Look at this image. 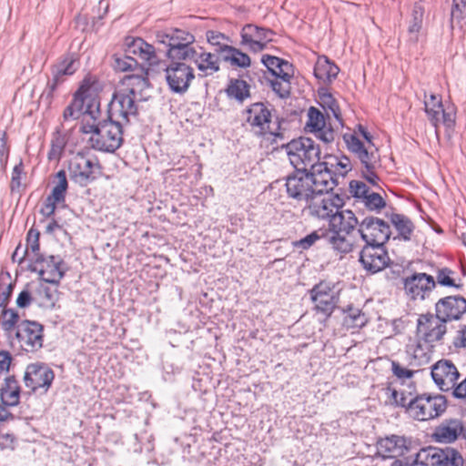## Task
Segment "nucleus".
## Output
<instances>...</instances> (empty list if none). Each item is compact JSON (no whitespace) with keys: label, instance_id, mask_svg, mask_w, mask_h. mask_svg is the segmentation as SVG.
Masks as SVG:
<instances>
[{"label":"nucleus","instance_id":"1","mask_svg":"<svg viewBox=\"0 0 466 466\" xmlns=\"http://www.w3.org/2000/svg\"><path fill=\"white\" fill-rule=\"evenodd\" d=\"M271 144L272 151L285 147L290 164L296 170L324 173L331 171L327 162H320V148L311 138L299 137L289 142L286 141L284 131L279 117L271 116L264 108V145ZM268 147V145H266Z\"/></svg>","mask_w":466,"mask_h":466},{"label":"nucleus","instance_id":"2","mask_svg":"<svg viewBox=\"0 0 466 466\" xmlns=\"http://www.w3.org/2000/svg\"><path fill=\"white\" fill-rule=\"evenodd\" d=\"M337 186V180L333 177L332 171L324 173L296 170L289 176L285 181L277 179L271 182L268 191L277 198L280 197V191L285 187L288 195L299 201L309 202L315 195L329 193Z\"/></svg>","mask_w":466,"mask_h":466},{"label":"nucleus","instance_id":"3","mask_svg":"<svg viewBox=\"0 0 466 466\" xmlns=\"http://www.w3.org/2000/svg\"><path fill=\"white\" fill-rule=\"evenodd\" d=\"M85 134H90L88 143L96 150L115 152L123 142L122 123L111 117L102 121H86L81 127Z\"/></svg>","mask_w":466,"mask_h":466},{"label":"nucleus","instance_id":"4","mask_svg":"<svg viewBox=\"0 0 466 466\" xmlns=\"http://www.w3.org/2000/svg\"><path fill=\"white\" fill-rule=\"evenodd\" d=\"M355 214L350 209H338L329 223V230L325 231V238L330 248L340 255L352 251L354 243L350 233L359 228Z\"/></svg>","mask_w":466,"mask_h":466},{"label":"nucleus","instance_id":"5","mask_svg":"<svg viewBox=\"0 0 466 466\" xmlns=\"http://www.w3.org/2000/svg\"><path fill=\"white\" fill-rule=\"evenodd\" d=\"M343 140L349 151L360 161L363 177L370 184L377 185L379 180L377 169L380 167V157L371 140L362 142L356 133L345 134Z\"/></svg>","mask_w":466,"mask_h":466},{"label":"nucleus","instance_id":"6","mask_svg":"<svg viewBox=\"0 0 466 466\" xmlns=\"http://www.w3.org/2000/svg\"><path fill=\"white\" fill-rule=\"evenodd\" d=\"M264 80H266L273 92L280 98H287L290 95L292 77V66L286 60L270 53L264 52Z\"/></svg>","mask_w":466,"mask_h":466},{"label":"nucleus","instance_id":"7","mask_svg":"<svg viewBox=\"0 0 466 466\" xmlns=\"http://www.w3.org/2000/svg\"><path fill=\"white\" fill-rule=\"evenodd\" d=\"M70 179L80 187H86L102 173L98 158L85 152H77L68 160Z\"/></svg>","mask_w":466,"mask_h":466},{"label":"nucleus","instance_id":"8","mask_svg":"<svg viewBox=\"0 0 466 466\" xmlns=\"http://www.w3.org/2000/svg\"><path fill=\"white\" fill-rule=\"evenodd\" d=\"M88 90L81 86L71 103L65 108L63 119L66 122L78 119L81 116H89L96 121L100 116L99 101L87 94Z\"/></svg>","mask_w":466,"mask_h":466},{"label":"nucleus","instance_id":"9","mask_svg":"<svg viewBox=\"0 0 466 466\" xmlns=\"http://www.w3.org/2000/svg\"><path fill=\"white\" fill-rule=\"evenodd\" d=\"M447 408V400L443 395L421 394L413 399L410 407V417L425 421L441 416Z\"/></svg>","mask_w":466,"mask_h":466},{"label":"nucleus","instance_id":"10","mask_svg":"<svg viewBox=\"0 0 466 466\" xmlns=\"http://www.w3.org/2000/svg\"><path fill=\"white\" fill-rule=\"evenodd\" d=\"M164 74L170 92L177 95L186 94L195 79L193 67L186 62H169Z\"/></svg>","mask_w":466,"mask_h":466},{"label":"nucleus","instance_id":"11","mask_svg":"<svg viewBox=\"0 0 466 466\" xmlns=\"http://www.w3.org/2000/svg\"><path fill=\"white\" fill-rule=\"evenodd\" d=\"M358 232L366 245L384 246L390 237V227L384 220L372 216L360 222Z\"/></svg>","mask_w":466,"mask_h":466},{"label":"nucleus","instance_id":"12","mask_svg":"<svg viewBox=\"0 0 466 466\" xmlns=\"http://www.w3.org/2000/svg\"><path fill=\"white\" fill-rule=\"evenodd\" d=\"M446 332V322L436 314H421L417 320V337L430 346L441 342Z\"/></svg>","mask_w":466,"mask_h":466},{"label":"nucleus","instance_id":"13","mask_svg":"<svg viewBox=\"0 0 466 466\" xmlns=\"http://www.w3.org/2000/svg\"><path fill=\"white\" fill-rule=\"evenodd\" d=\"M15 338L23 350L35 352L43 346V326L36 321L24 320L16 327Z\"/></svg>","mask_w":466,"mask_h":466},{"label":"nucleus","instance_id":"14","mask_svg":"<svg viewBox=\"0 0 466 466\" xmlns=\"http://www.w3.org/2000/svg\"><path fill=\"white\" fill-rule=\"evenodd\" d=\"M33 265L32 271L39 274L42 281L51 284H58L65 275L63 259L58 256H37L31 258Z\"/></svg>","mask_w":466,"mask_h":466},{"label":"nucleus","instance_id":"15","mask_svg":"<svg viewBox=\"0 0 466 466\" xmlns=\"http://www.w3.org/2000/svg\"><path fill=\"white\" fill-rule=\"evenodd\" d=\"M55 378L53 370L46 364L36 362L29 364L25 371L24 383L31 391L43 389L46 392Z\"/></svg>","mask_w":466,"mask_h":466},{"label":"nucleus","instance_id":"16","mask_svg":"<svg viewBox=\"0 0 466 466\" xmlns=\"http://www.w3.org/2000/svg\"><path fill=\"white\" fill-rule=\"evenodd\" d=\"M412 441L410 438L400 435H390L380 439L377 442L378 454L382 458H399L412 453Z\"/></svg>","mask_w":466,"mask_h":466},{"label":"nucleus","instance_id":"17","mask_svg":"<svg viewBox=\"0 0 466 466\" xmlns=\"http://www.w3.org/2000/svg\"><path fill=\"white\" fill-rule=\"evenodd\" d=\"M137 101L134 96L120 88L114 94L109 105L108 116L120 120L121 123H128L129 116H136L137 114Z\"/></svg>","mask_w":466,"mask_h":466},{"label":"nucleus","instance_id":"18","mask_svg":"<svg viewBox=\"0 0 466 466\" xmlns=\"http://www.w3.org/2000/svg\"><path fill=\"white\" fill-rule=\"evenodd\" d=\"M310 298L315 305V309L326 317L331 315L339 299L335 287L328 282L315 285L310 290Z\"/></svg>","mask_w":466,"mask_h":466},{"label":"nucleus","instance_id":"19","mask_svg":"<svg viewBox=\"0 0 466 466\" xmlns=\"http://www.w3.org/2000/svg\"><path fill=\"white\" fill-rule=\"evenodd\" d=\"M424 110L431 123L438 129L442 123L447 127H453L455 123V114L452 111H447L443 108L441 98L434 94L424 95Z\"/></svg>","mask_w":466,"mask_h":466},{"label":"nucleus","instance_id":"20","mask_svg":"<svg viewBox=\"0 0 466 466\" xmlns=\"http://www.w3.org/2000/svg\"><path fill=\"white\" fill-rule=\"evenodd\" d=\"M466 313V299L461 296H448L435 304V314L444 322L459 320Z\"/></svg>","mask_w":466,"mask_h":466},{"label":"nucleus","instance_id":"21","mask_svg":"<svg viewBox=\"0 0 466 466\" xmlns=\"http://www.w3.org/2000/svg\"><path fill=\"white\" fill-rule=\"evenodd\" d=\"M308 120L306 123V130L313 133L317 138L326 144L335 139V131L326 123L324 114L315 106H310L307 113Z\"/></svg>","mask_w":466,"mask_h":466},{"label":"nucleus","instance_id":"22","mask_svg":"<svg viewBox=\"0 0 466 466\" xmlns=\"http://www.w3.org/2000/svg\"><path fill=\"white\" fill-rule=\"evenodd\" d=\"M435 287L433 277L426 273H414L404 279L405 291L412 299H425Z\"/></svg>","mask_w":466,"mask_h":466},{"label":"nucleus","instance_id":"23","mask_svg":"<svg viewBox=\"0 0 466 466\" xmlns=\"http://www.w3.org/2000/svg\"><path fill=\"white\" fill-rule=\"evenodd\" d=\"M315 195L309 202V212L311 216L330 221L335 213L342 206L339 196Z\"/></svg>","mask_w":466,"mask_h":466},{"label":"nucleus","instance_id":"24","mask_svg":"<svg viewBox=\"0 0 466 466\" xmlns=\"http://www.w3.org/2000/svg\"><path fill=\"white\" fill-rule=\"evenodd\" d=\"M460 373L455 365L448 360H439L431 369V377L442 391L452 390Z\"/></svg>","mask_w":466,"mask_h":466},{"label":"nucleus","instance_id":"25","mask_svg":"<svg viewBox=\"0 0 466 466\" xmlns=\"http://www.w3.org/2000/svg\"><path fill=\"white\" fill-rule=\"evenodd\" d=\"M389 260L388 253L383 246L365 245L360 251V262L370 273H377L385 268Z\"/></svg>","mask_w":466,"mask_h":466},{"label":"nucleus","instance_id":"26","mask_svg":"<svg viewBox=\"0 0 466 466\" xmlns=\"http://www.w3.org/2000/svg\"><path fill=\"white\" fill-rule=\"evenodd\" d=\"M350 190L355 198L360 201L370 211H380L386 206L382 197L373 191H370L368 186L358 180H352L350 183Z\"/></svg>","mask_w":466,"mask_h":466},{"label":"nucleus","instance_id":"27","mask_svg":"<svg viewBox=\"0 0 466 466\" xmlns=\"http://www.w3.org/2000/svg\"><path fill=\"white\" fill-rule=\"evenodd\" d=\"M463 432V422L459 419L443 420L435 428L433 439L440 443H451Z\"/></svg>","mask_w":466,"mask_h":466},{"label":"nucleus","instance_id":"28","mask_svg":"<svg viewBox=\"0 0 466 466\" xmlns=\"http://www.w3.org/2000/svg\"><path fill=\"white\" fill-rule=\"evenodd\" d=\"M122 88L137 100H146V91L149 86L148 79L140 75H128L122 80Z\"/></svg>","mask_w":466,"mask_h":466},{"label":"nucleus","instance_id":"29","mask_svg":"<svg viewBox=\"0 0 466 466\" xmlns=\"http://www.w3.org/2000/svg\"><path fill=\"white\" fill-rule=\"evenodd\" d=\"M219 58L220 56L218 54L197 51L193 62L196 65L200 76H208L219 71Z\"/></svg>","mask_w":466,"mask_h":466},{"label":"nucleus","instance_id":"30","mask_svg":"<svg viewBox=\"0 0 466 466\" xmlns=\"http://www.w3.org/2000/svg\"><path fill=\"white\" fill-rule=\"evenodd\" d=\"M44 281L33 283V302L44 309H53L56 301V289H51Z\"/></svg>","mask_w":466,"mask_h":466},{"label":"nucleus","instance_id":"31","mask_svg":"<svg viewBox=\"0 0 466 466\" xmlns=\"http://www.w3.org/2000/svg\"><path fill=\"white\" fill-rule=\"evenodd\" d=\"M422 342L423 340L418 338L416 341L407 345V353L410 358V364L416 367L428 364L431 359V349L434 346L422 344Z\"/></svg>","mask_w":466,"mask_h":466},{"label":"nucleus","instance_id":"32","mask_svg":"<svg viewBox=\"0 0 466 466\" xmlns=\"http://www.w3.org/2000/svg\"><path fill=\"white\" fill-rule=\"evenodd\" d=\"M127 52L129 55L137 56L149 65L155 64L157 60L155 47L145 42L142 38H136L127 43Z\"/></svg>","mask_w":466,"mask_h":466},{"label":"nucleus","instance_id":"33","mask_svg":"<svg viewBox=\"0 0 466 466\" xmlns=\"http://www.w3.org/2000/svg\"><path fill=\"white\" fill-rule=\"evenodd\" d=\"M217 52L220 58L231 66L245 68L250 66V58L247 54L228 45H224L220 49H217Z\"/></svg>","mask_w":466,"mask_h":466},{"label":"nucleus","instance_id":"34","mask_svg":"<svg viewBox=\"0 0 466 466\" xmlns=\"http://www.w3.org/2000/svg\"><path fill=\"white\" fill-rule=\"evenodd\" d=\"M79 60L76 54L63 56L52 68V76L65 80V76L73 75L79 67Z\"/></svg>","mask_w":466,"mask_h":466},{"label":"nucleus","instance_id":"35","mask_svg":"<svg viewBox=\"0 0 466 466\" xmlns=\"http://www.w3.org/2000/svg\"><path fill=\"white\" fill-rule=\"evenodd\" d=\"M261 28L253 25H247L242 28V44L254 52L262 50Z\"/></svg>","mask_w":466,"mask_h":466},{"label":"nucleus","instance_id":"36","mask_svg":"<svg viewBox=\"0 0 466 466\" xmlns=\"http://www.w3.org/2000/svg\"><path fill=\"white\" fill-rule=\"evenodd\" d=\"M339 72V67L326 56L319 57L314 67L315 76L323 82H330L335 79Z\"/></svg>","mask_w":466,"mask_h":466},{"label":"nucleus","instance_id":"37","mask_svg":"<svg viewBox=\"0 0 466 466\" xmlns=\"http://www.w3.org/2000/svg\"><path fill=\"white\" fill-rule=\"evenodd\" d=\"M20 388L15 377L5 378V385L1 389V400L4 405L16 406L19 403Z\"/></svg>","mask_w":466,"mask_h":466},{"label":"nucleus","instance_id":"38","mask_svg":"<svg viewBox=\"0 0 466 466\" xmlns=\"http://www.w3.org/2000/svg\"><path fill=\"white\" fill-rule=\"evenodd\" d=\"M439 453L440 448L430 446L421 449L418 452H412L413 461L415 462V464H420L424 466H437V458Z\"/></svg>","mask_w":466,"mask_h":466},{"label":"nucleus","instance_id":"39","mask_svg":"<svg viewBox=\"0 0 466 466\" xmlns=\"http://www.w3.org/2000/svg\"><path fill=\"white\" fill-rule=\"evenodd\" d=\"M190 45L191 44H187L168 48L167 51V56L170 59V62H185L187 60H194L197 51Z\"/></svg>","mask_w":466,"mask_h":466},{"label":"nucleus","instance_id":"40","mask_svg":"<svg viewBox=\"0 0 466 466\" xmlns=\"http://www.w3.org/2000/svg\"><path fill=\"white\" fill-rule=\"evenodd\" d=\"M424 9L420 5L416 4L413 6L411 19L409 25L410 40L416 43L418 41V33L420 32L423 21Z\"/></svg>","mask_w":466,"mask_h":466},{"label":"nucleus","instance_id":"41","mask_svg":"<svg viewBox=\"0 0 466 466\" xmlns=\"http://www.w3.org/2000/svg\"><path fill=\"white\" fill-rule=\"evenodd\" d=\"M438 465L437 466H462L463 465V458L462 456L454 449L446 448L440 449V453L438 455Z\"/></svg>","mask_w":466,"mask_h":466},{"label":"nucleus","instance_id":"42","mask_svg":"<svg viewBox=\"0 0 466 466\" xmlns=\"http://www.w3.org/2000/svg\"><path fill=\"white\" fill-rule=\"evenodd\" d=\"M390 221L404 240L410 239V235L413 231V224L410 218L403 215L393 214L391 215Z\"/></svg>","mask_w":466,"mask_h":466},{"label":"nucleus","instance_id":"43","mask_svg":"<svg viewBox=\"0 0 466 466\" xmlns=\"http://www.w3.org/2000/svg\"><path fill=\"white\" fill-rule=\"evenodd\" d=\"M319 104L325 110L328 116H329V113H331L337 120L340 121V109L339 104L330 93H319Z\"/></svg>","mask_w":466,"mask_h":466},{"label":"nucleus","instance_id":"44","mask_svg":"<svg viewBox=\"0 0 466 466\" xmlns=\"http://www.w3.org/2000/svg\"><path fill=\"white\" fill-rule=\"evenodd\" d=\"M66 145V141L65 137L60 132L54 133L51 139L50 149L47 154L48 160L58 162L63 155Z\"/></svg>","mask_w":466,"mask_h":466},{"label":"nucleus","instance_id":"45","mask_svg":"<svg viewBox=\"0 0 466 466\" xmlns=\"http://www.w3.org/2000/svg\"><path fill=\"white\" fill-rule=\"evenodd\" d=\"M227 94L229 97L242 102L249 96L248 85L244 80H231L227 88Z\"/></svg>","mask_w":466,"mask_h":466},{"label":"nucleus","instance_id":"46","mask_svg":"<svg viewBox=\"0 0 466 466\" xmlns=\"http://www.w3.org/2000/svg\"><path fill=\"white\" fill-rule=\"evenodd\" d=\"M246 120L252 127H257L258 130L255 133L258 136L262 135V103H255L251 107L246 110Z\"/></svg>","mask_w":466,"mask_h":466},{"label":"nucleus","instance_id":"47","mask_svg":"<svg viewBox=\"0 0 466 466\" xmlns=\"http://www.w3.org/2000/svg\"><path fill=\"white\" fill-rule=\"evenodd\" d=\"M56 183L50 195L53 198L65 202L66 192L68 187L66 171L59 170L56 175Z\"/></svg>","mask_w":466,"mask_h":466},{"label":"nucleus","instance_id":"48","mask_svg":"<svg viewBox=\"0 0 466 466\" xmlns=\"http://www.w3.org/2000/svg\"><path fill=\"white\" fill-rule=\"evenodd\" d=\"M39 232L31 228L26 237V248L25 255H26L30 259L35 258L37 256H42L39 254Z\"/></svg>","mask_w":466,"mask_h":466},{"label":"nucleus","instance_id":"49","mask_svg":"<svg viewBox=\"0 0 466 466\" xmlns=\"http://www.w3.org/2000/svg\"><path fill=\"white\" fill-rule=\"evenodd\" d=\"M169 41L170 47H177L182 45L192 44L195 41V37L187 31L173 29L170 31Z\"/></svg>","mask_w":466,"mask_h":466},{"label":"nucleus","instance_id":"50","mask_svg":"<svg viewBox=\"0 0 466 466\" xmlns=\"http://www.w3.org/2000/svg\"><path fill=\"white\" fill-rule=\"evenodd\" d=\"M25 176L23 162L19 161V163L14 167L11 174L10 189L12 192L19 193L21 191L24 186L22 180Z\"/></svg>","mask_w":466,"mask_h":466},{"label":"nucleus","instance_id":"51","mask_svg":"<svg viewBox=\"0 0 466 466\" xmlns=\"http://www.w3.org/2000/svg\"><path fill=\"white\" fill-rule=\"evenodd\" d=\"M321 238H325V232L316 230L299 240L294 241L293 246L298 249L306 250L312 247Z\"/></svg>","mask_w":466,"mask_h":466},{"label":"nucleus","instance_id":"52","mask_svg":"<svg viewBox=\"0 0 466 466\" xmlns=\"http://www.w3.org/2000/svg\"><path fill=\"white\" fill-rule=\"evenodd\" d=\"M367 319L359 309H350L345 317V323L348 327L360 328L365 325Z\"/></svg>","mask_w":466,"mask_h":466},{"label":"nucleus","instance_id":"53","mask_svg":"<svg viewBox=\"0 0 466 466\" xmlns=\"http://www.w3.org/2000/svg\"><path fill=\"white\" fill-rule=\"evenodd\" d=\"M410 393L406 394L403 391H398L393 390L391 391V400L397 406H400L405 408L406 412L410 415V407L411 402H413V399Z\"/></svg>","mask_w":466,"mask_h":466},{"label":"nucleus","instance_id":"54","mask_svg":"<svg viewBox=\"0 0 466 466\" xmlns=\"http://www.w3.org/2000/svg\"><path fill=\"white\" fill-rule=\"evenodd\" d=\"M137 62L129 56H124L121 57H115L114 67L117 71L126 72L133 70L137 66Z\"/></svg>","mask_w":466,"mask_h":466},{"label":"nucleus","instance_id":"55","mask_svg":"<svg viewBox=\"0 0 466 466\" xmlns=\"http://www.w3.org/2000/svg\"><path fill=\"white\" fill-rule=\"evenodd\" d=\"M2 328L5 331L10 332L18 321L19 316L14 309H5L2 313Z\"/></svg>","mask_w":466,"mask_h":466},{"label":"nucleus","instance_id":"56","mask_svg":"<svg viewBox=\"0 0 466 466\" xmlns=\"http://www.w3.org/2000/svg\"><path fill=\"white\" fill-rule=\"evenodd\" d=\"M9 157V148L6 145V134L0 131V176L5 173Z\"/></svg>","mask_w":466,"mask_h":466},{"label":"nucleus","instance_id":"57","mask_svg":"<svg viewBox=\"0 0 466 466\" xmlns=\"http://www.w3.org/2000/svg\"><path fill=\"white\" fill-rule=\"evenodd\" d=\"M64 82V79H60L52 76V79L47 83L45 91L42 94V99L45 100L47 106H50L55 96V92L57 86Z\"/></svg>","mask_w":466,"mask_h":466},{"label":"nucleus","instance_id":"58","mask_svg":"<svg viewBox=\"0 0 466 466\" xmlns=\"http://www.w3.org/2000/svg\"><path fill=\"white\" fill-rule=\"evenodd\" d=\"M335 163H330V167L334 168V172L339 175L345 176L349 171L351 170V162L346 156L334 158Z\"/></svg>","mask_w":466,"mask_h":466},{"label":"nucleus","instance_id":"59","mask_svg":"<svg viewBox=\"0 0 466 466\" xmlns=\"http://www.w3.org/2000/svg\"><path fill=\"white\" fill-rule=\"evenodd\" d=\"M452 7L451 11V23L454 21L460 22L463 18V13L466 9V0H452Z\"/></svg>","mask_w":466,"mask_h":466},{"label":"nucleus","instance_id":"60","mask_svg":"<svg viewBox=\"0 0 466 466\" xmlns=\"http://www.w3.org/2000/svg\"><path fill=\"white\" fill-rule=\"evenodd\" d=\"M63 202L64 201H62V200H57V199L53 198L52 196L49 195L46 198V200L40 209V213L44 217L49 218L55 213L56 208V204L63 203Z\"/></svg>","mask_w":466,"mask_h":466},{"label":"nucleus","instance_id":"61","mask_svg":"<svg viewBox=\"0 0 466 466\" xmlns=\"http://www.w3.org/2000/svg\"><path fill=\"white\" fill-rule=\"evenodd\" d=\"M452 271L449 268H442L438 272L437 281L441 286L454 287L459 289L461 286L455 284L454 280L450 277Z\"/></svg>","mask_w":466,"mask_h":466},{"label":"nucleus","instance_id":"62","mask_svg":"<svg viewBox=\"0 0 466 466\" xmlns=\"http://www.w3.org/2000/svg\"><path fill=\"white\" fill-rule=\"evenodd\" d=\"M391 370L392 373L398 378V379H410L413 376V371L410 370H408L401 365H400L396 361L391 362Z\"/></svg>","mask_w":466,"mask_h":466},{"label":"nucleus","instance_id":"63","mask_svg":"<svg viewBox=\"0 0 466 466\" xmlns=\"http://www.w3.org/2000/svg\"><path fill=\"white\" fill-rule=\"evenodd\" d=\"M207 39L210 45L216 46L218 49H220L225 45L223 41L226 40V36L217 31H208Z\"/></svg>","mask_w":466,"mask_h":466},{"label":"nucleus","instance_id":"64","mask_svg":"<svg viewBox=\"0 0 466 466\" xmlns=\"http://www.w3.org/2000/svg\"><path fill=\"white\" fill-rule=\"evenodd\" d=\"M31 290L25 289L21 291L16 299V304L20 308H26L33 301V288Z\"/></svg>","mask_w":466,"mask_h":466}]
</instances>
